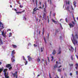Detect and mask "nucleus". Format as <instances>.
Instances as JSON below:
<instances>
[{
    "label": "nucleus",
    "instance_id": "obj_1",
    "mask_svg": "<svg viewBox=\"0 0 78 78\" xmlns=\"http://www.w3.org/2000/svg\"><path fill=\"white\" fill-rule=\"evenodd\" d=\"M75 37H76L77 39H78V36L77 34H76L75 36H73V34H72L71 35V39L73 44L74 45H76L78 44V41L76 40Z\"/></svg>",
    "mask_w": 78,
    "mask_h": 78
},
{
    "label": "nucleus",
    "instance_id": "obj_2",
    "mask_svg": "<svg viewBox=\"0 0 78 78\" xmlns=\"http://www.w3.org/2000/svg\"><path fill=\"white\" fill-rule=\"evenodd\" d=\"M0 31L2 33V36L4 37H6V35H5V32H4V30H3L2 31L1 30H2V29H3L4 28V25H3V24L0 21Z\"/></svg>",
    "mask_w": 78,
    "mask_h": 78
},
{
    "label": "nucleus",
    "instance_id": "obj_3",
    "mask_svg": "<svg viewBox=\"0 0 78 78\" xmlns=\"http://www.w3.org/2000/svg\"><path fill=\"white\" fill-rule=\"evenodd\" d=\"M65 4H64L63 5V8L64 7L65 5L66 6V8L67 10L68 11V12H70V8L69 7V6L68 5H69V2L68 1V2L67 1H66V2L65 3Z\"/></svg>",
    "mask_w": 78,
    "mask_h": 78
},
{
    "label": "nucleus",
    "instance_id": "obj_4",
    "mask_svg": "<svg viewBox=\"0 0 78 78\" xmlns=\"http://www.w3.org/2000/svg\"><path fill=\"white\" fill-rule=\"evenodd\" d=\"M16 53V52H15V50H13L12 51V54H11V55L12 56V62H14L15 61V59H14L13 58H14V56L13 55H14Z\"/></svg>",
    "mask_w": 78,
    "mask_h": 78
},
{
    "label": "nucleus",
    "instance_id": "obj_5",
    "mask_svg": "<svg viewBox=\"0 0 78 78\" xmlns=\"http://www.w3.org/2000/svg\"><path fill=\"white\" fill-rule=\"evenodd\" d=\"M7 71V69H4L3 72L4 73V76L6 78H9V76H8V74H6V72Z\"/></svg>",
    "mask_w": 78,
    "mask_h": 78
},
{
    "label": "nucleus",
    "instance_id": "obj_6",
    "mask_svg": "<svg viewBox=\"0 0 78 78\" xmlns=\"http://www.w3.org/2000/svg\"><path fill=\"white\" fill-rule=\"evenodd\" d=\"M72 24L71 23H69V25L70 27V28H72L74 27V26L75 25V23L73 21L72 22Z\"/></svg>",
    "mask_w": 78,
    "mask_h": 78
},
{
    "label": "nucleus",
    "instance_id": "obj_7",
    "mask_svg": "<svg viewBox=\"0 0 78 78\" xmlns=\"http://www.w3.org/2000/svg\"><path fill=\"white\" fill-rule=\"evenodd\" d=\"M69 50H70V51H72V52H73V51H74V49L73 48V47H72V46H71L69 47Z\"/></svg>",
    "mask_w": 78,
    "mask_h": 78
},
{
    "label": "nucleus",
    "instance_id": "obj_8",
    "mask_svg": "<svg viewBox=\"0 0 78 78\" xmlns=\"http://www.w3.org/2000/svg\"><path fill=\"white\" fill-rule=\"evenodd\" d=\"M6 67H7L8 68L9 67V69L10 70V69H12V67H11V65H10V64L7 65L6 66Z\"/></svg>",
    "mask_w": 78,
    "mask_h": 78
},
{
    "label": "nucleus",
    "instance_id": "obj_9",
    "mask_svg": "<svg viewBox=\"0 0 78 78\" xmlns=\"http://www.w3.org/2000/svg\"><path fill=\"white\" fill-rule=\"evenodd\" d=\"M27 58H28V60L29 62L31 61V57H30V56H28Z\"/></svg>",
    "mask_w": 78,
    "mask_h": 78
},
{
    "label": "nucleus",
    "instance_id": "obj_10",
    "mask_svg": "<svg viewBox=\"0 0 78 78\" xmlns=\"http://www.w3.org/2000/svg\"><path fill=\"white\" fill-rule=\"evenodd\" d=\"M59 52L57 54L58 55L59 54H61V48H59V49L58 50Z\"/></svg>",
    "mask_w": 78,
    "mask_h": 78
},
{
    "label": "nucleus",
    "instance_id": "obj_11",
    "mask_svg": "<svg viewBox=\"0 0 78 78\" xmlns=\"http://www.w3.org/2000/svg\"><path fill=\"white\" fill-rule=\"evenodd\" d=\"M13 75L14 76H17V72H15V73H14L13 74Z\"/></svg>",
    "mask_w": 78,
    "mask_h": 78
},
{
    "label": "nucleus",
    "instance_id": "obj_12",
    "mask_svg": "<svg viewBox=\"0 0 78 78\" xmlns=\"http://www.w3.org/2000/svg\"><path fill=\"white\" fill-rule=\"evenodd\" d=\"M56 51L55 49L53 50V52H52V54L53 55H54L55 54V53H56Z\"/></svg>",
    "mask_w": 78,
    "mask_h": 78
},
{
    "label": "nucleus",
    "instance_id": "obj_13",
    "mask_svg": "<svg viewBox=\"0 0 78 78\" xmlns=\"http://www.w3.org/2000/svg\"><path fill=\"white\" fill-rule=\"evenodd\" d=\"M58 67V65L57 64H56L54 66V70H55V69L56 68Z\"/></svg>",
    "mask_w": 78,
    "mask_h": 78
},
{
    "label": "nucleus",
    "instance_id": "obj_14",
    "mask_svg": "<svg viewBox=\"0 0 78 78\" xmlns=\"http://www.w3.org/2000/svg\"><path fill=\"white\" fill-rule=\"evenodd\" d=\"M46 15L44 13V15H43V18L44 19L46 20Z\"/></svg>",
    "mask_w": 78,
    "mask_h": 78
},
{
    "label": "nucleus",
    "instance_id": "obj_15",
    "mask_svg": "<svg viewBox=\"0 0 78 78\" xmlns=\"http://www.w3.org/2000/svg\"><path fill=\"white\" fill-rule=\"evenodd\" d=\"M73 5L74 6V7H76V2L75 1H74L73 2Z\"/></svg>",
    "mask_w": 78,
    "mask_h": 78
},
{
    "label": "nucleus",
    "instance_id": "obj_16",
    "mask_svg": "<svg viewBox=\"0 0 78 78\" xmlns=\"http://www.w3.org/2000/svg\"><path fill=\"white\" fill-rule=\"evenodd\" d=\"M76 69H78V63H76Z\"/></svg>",
    "mask_w": 78,
    "mask_h": 78
},
{
    "label": "nucleus",
    "instance_id": "obj_17",
    "mask_svg": "<svg viewBox=\"0 0 78 78\" xmlns=\"http://www.w3.org/2000/svg\"><path fill=\"white\" fill-rule=\"evenodd\" d=\"M44 47L41 48V52H42V51H43V50H44Z\"/></svg>",
    "mask_w": 78,
    "mask_h": 78
},
{
    "label": "nucleus",
    "instance_id": "obj_18",
    "mask_svg": "<svg viewBox=\"0 0 78 78\" xmlns=\"http://www.w3.org/2000/svg\"><path fill=\"white\" fill-rule=\"evenodd\" d=\"M12 46L14 48H17V46L16 45L13 44Z\"/></svg>",
    "mask_w": 78,
    "mask_h": 78
},
{
    "label": "nucleus",
    "instance_id": "obj_19",
    "mask_svg": "<svg viewBox=\"0 0 78 78\" xmlns=\"http://www.w3.org/2000/svg\"><path fill=\"white\" fill-rule=\"evenodd\" d=\"M51 58H52V59L51 60V61H53V59H54V57L53 56H51Z\"/></svg>",
    "mask_w": 78,
    "mask_h": 78
},
{
    "label": "nucleus",
    "instance_id": "obj_20",
    "mask_svg": "<svg viewBox=\"0 0 78 78\" xmlns=\"http://www.w3.org/2000/svg\"><path fill=\"white\" fill-rule=\"evenodd\" d=\"M52 22H54L55 23H56V22L55 21V20H54L53 19H52Z\"/></svg>",
    "mask_w": 78,
    "mask_h": 78
},
{
    "label": "nucleus",
    "instance_id": "obj_21",
    "mask_svg": "<svg viewBox=\"0 0 78 78\" xmlns=\"http://www.w3.org/2000/svg\"><path fill=\"white\" fill-rule=\"evenodd\" d=\"M16 12L17 13V14H22V12Z\"/></svg>",
    "mask_w": 78,
    "mask_h": 78
},
{
    "label": "nucleus",
    "instance_id": "obj_22",
    "mask_svg": "<svg viewBox=\"0 0 78 78\" xmlns=\"http://www.w3.org/2000/svg\"><path fill=\"white\" fill-rule=\"evenodd\" d=\"M37 11V9H36V8H35L34 9L33 12H35V11Z\"/></svg>",
    "mask_w": 78,
    "mask_h": 78
},
{
    "label": "nucleus",
    "instance_id": "obj_23",
    "mask_svg": "<svg viewBox=\"0 0 78 78\" xmlns=\"http://www.w3.org/2000/svg\"><path fill=\"white\" fill-rule=\"evenodd\" d=\"M41 61V60L40 59H39V58H37V61L38 62H39V61Z\"/></svg>",
    "mask_w": 78,
    "mask_h": 78
},
{
    "label": "nucleus",
    "instance_id": "obj_24",
    "mask_svg": "<svg viewBox=\"0 0 78 78\" xmlns=\"http://www.w3.org/2000/svg\"><path fill=\"white\" fill-rule=\"evenodd\" d=\"M23 19L24 20H27V18L25 17V16H24L23 17Z\"/></svg>",
    "mask_w": 78,
    "mask_h": 78
},
{
    "label": "nucleus",
    "instance_id": "obj_25",
    "mask_svg": "<svg viewBox=\"0 0 78 78\" xmlns=\"http://www.w3.org/2000/svg\"><path fill=\"white\" fill-rule=\"evenodd\" d=\"M58 71L59 72H61V70L59 69H58Z\"/></svg>",
    "mask_w": 78,
    "mask_h": 78
},
{
    "label": "nucleus",
    "instance_id": "obj_26",
    "mask_svg": "<svg viewBox=\"0 0 78 78\" xmlns=\"http://www.w3.org/2000/svg\"><path fill=\"white\" fill-rule=\"evenodd\" d=\"M0 43L1 44H3V42H2V40H0Z\"/></svg>",
    "mask_w": 78,
    "mask_h": 78
},
{
    "label": "nucleus",
    "instance_id": "obj_27",
    "mask_svg": "<svg viewBox=\"0 0 78 78\" xmlns=\"http://www.w3.org/2000/svg\"><path fill=\"white\" fill-rule=\"evenodd\" d=\"M71 8L72 9V10H74V9L73 8V6H72V5H71Z\"/></svg>",
    "mask_w": 78,
    "mask_h": 78
},
{
    "label": "nucleus",
    "instance_id": "obj_28",
    "mask_svg": "<svg viewBox=\"0 0 78 78\" xmlns=\"http://www.w3.org/2000/svg\"><path fill=\"white\" fill-rule=\"evenodd\" d=\"M48 2H50L51 3V0H48Z\"/></svg>",
    "mask_w": 78,
    "mask_h": 78
},
{
    "label": "nucleus",
    "instance_id": "obj_29",
    "mask_svg": "<svg viewBox=\"0 0 78 78\" xmlns=\"http://www.w3.org/2000/svg\"><path fill=\"white\" fill-rule=\"evenodd\" d=\"M20 8H23V6L22 5H20Z\"/></svg>",
    "mask_w": 78,
    "mask_h": 78
},
{
    "label": "nucleus",
    "instance_id": "obj_30",
    "mask_svg": "<svg viewBox=\"0 0 78 78\" xmlns=\"http://www.w3.org/2000/svg\"><path fill=\"white\" fill-rule=\"evenodd\" d=\"M69 66L70 67H72V66H73V64H69Z\"/></svg>",
    "mask_w": 78,
    "mask_h": 78
},
{
    "label": "nucleus",
    "instance_id": "obj_31",
    "mask_svg": "<svg viewBox=\"0 0 78 78\" xmlns=\"http://www.w3.org/2000/svg\"><path fill=\"white\" fill-rule=\"evenodd\" d=\"M49 77L50 78H51V76L50 75V73H49Z\"/></svg>",
    "mask_w": 78,
    "mask_h": 78
},
{
    "label": "nucleus",
    "instance_id": "obj_32",
    "mask_svg": "<svg viewBox=\"0 0 78 78\" xmlns=\"http://www.w3.org/2000/svg\"><path fill=\"white\" fill-rule=\"evenodd\" d=\"M23 59H24V60H25V61H26V59H25V57H24V56H23Z\"/></svg>",
    "mask_w": 78,
    "mask_h": 78
},
{
    "label": "nucleus",
    "instance_id": "obj_33",
    "mask_svg": "<svg viewBox=\"0 0 78 78\" xmlns=\"http://www.w3.org/2000/svg\"><path fill=\"white\" fill-rule=\"evenodd\" d=\"M65 21H66V22H67V18L65 19Z\"/></svg>",
    "mask_w": 78,
    "mask_h": 78
},
{
    "label": "nucleus",
    "instance_id": "obj_34",
    "mask_svg": "<svg viewBox=\"0 0 78 78\" xmlns=\"http://www.w3.org/2000/svg\"><path fill=\"white\" fill-rule=\"evenodd\" d=\"M8 31H11V29H8L7 30V31L8 32Z\"/></svg>",
    "mask_w": 78,
    "mask_h": 78
},
{
    "label": "nucleus",
    "instance_id": "obj_35",
    "mask_svg": "<svg viewBox=\"0 0 78 78\" xmlns=\"http://www.w3.org/2000/svg\"><path fill=\"white\" fill-rule=\"evenodd\" d=\"M73 19L74 20L75 22H76V20H75V18H74V16H73Z\"/></svg>",
    "mask_w": 78,
    "mask_h": 78
},
{
    "label": "nucleus",
    "instance_id": "obj_36",
    "mask_svg": "<svg viewBox=\"0 0 78 78\" xmlns=\"http://www.w3.org/2000/svg\"><path fill=\"white\" fill-rule=\"evenodd\" d=\"M55 78H59V77H58V76H56L55 77Z\"/></svg>",
    "mask_w": 78,
    "mask_h": 78
},
{
    "label": "nucleus",
    "instance_id": "obj_37",
    "mask_svg": "<svg viewBox=\"0 0 78 78\" xmlns=\"http://www.w3.org/2000/svg\"><path fill=\"white\" fill-rule=\"evenodd\" d=\"M25 12V10H23L22 12Z\"/></svg>",
    "mask_w": 78,
    "mask_h": 78
},
{
    "label": "nucleus",
    "instance_id": "obj_38",
    "mask_svg": "<svg viewBox=\"0 0 78 78\" xmlns=\"http://www.w3.org/2000/svg\"><path fill=\"white\" fill-rule=\"evenodd\" d=\"M48 62H50V59H49V58H48Z\"/></svg>",
    "mask_w": 78,
    "mask_h": 78
},
{
    "label": "nucleus",
    "instance_id": "obj_39",
    "mask_svg": "<svg viewBox=\"0 0 78 78\" xmlns=\"http://www.w3.org/2000/svg\"><path fill=\"white\" fill-rule=\"evenodd\" d=\"M9 35H10V36H12V33H9Z\"/></svg>",
    "mask_w": 78,
    "mask_h": 78
},
{
    "label": "nucleus",
    "instance_id": "obj_40",
    "mask_svg": "<svg viewBox=\"0 0 78 78\" xmlns=\"http://www.w3.org/2000/svg\"><path fill=\"white\" fill-rule=\"evenodd\" d=\"M34 47H36V46H37V45H36L35 44H34Z\"/></svg>",
    "mask_w": 78,
    "mask_h": 78
},
{
    "label": "nucleus",
    "instance_id": "obj_41",
    "mask_svg": "<svg viewBox=\"0 0 78 78\" xmlns=\"http://www.w3.org/2000/svg\"><path fill=\"white\" fill-rule=\"evenodd\" d=\"M26 63H25V65H27V63H28V62H27V61H26Z\"/></svg>",
    "mask_w": 78,
    "mask_h": 78
},
{
    "label": "nucleus",
    "instance_id": "obj_42",
    "mask_svg": "<svg viewBox=\"0 0 78 78\" xmlns=\"http://www.w3.org/2000/svg\"><path fill=\"white\" fill-rule=\"evenodd\" d=\"M42 31H43V33H44V28H43L42 29Z\"/></svg>",
    "mask_w": 78,
    "mask_h": 78
},
{
    "label": "nucleus",
    "instance_id": "obj_43",
    "mask_svg": "<svg viewBox=\"0 0 78 78\" xmlns=\"http://www.w3.org/2000/svg\"><path fill=\"white\" fill-rule=\"evenodd\" d=\"M44 41L45 42H46V41H45V38H44Z\"/></svg>",
    "mask_w": 78,
    "mask_h": 78
},
{
    "label": "nucleus",
    "instance_id": "obj_44",
    "mask_svg": "<svg viewBox=\"0 0 78 78\" xmlns=\"http://www.w3.org/2000/svg\"><path fill=\"white\" fill-rule=\"evenodd\" d=\"M71 59H72V60H73V57L71 56Z\"/></svg>",
    "mask_w": 78,
    "mask_h": 78
},
{
    "label": "nucleus",
    "instance_id": "obj_45",
    "mask_svg": "<svg viewBox=\"0 0 78 78\" xmlns=\"http://www.w3.org/2000/svg\"><path fill=\"white\" fill-rule=\"evenodd\" d=\"M14 11H17V10L16 9H14Z\"/></svg>",
    "mask_w": 78,
    "mask_h": 78
},
{
    "label": "nucleus",
    "instance_id": "obj_46",
    "mask_svg": "<svg viewBox=\"0 0 78 78\" xmlns=\"http://www.w3.org/2000/svg\"><path fill=\"white\" fill-rule=\"evenodd\" d=\"M70 76H72V73H70Z\"/></svg>",
    "mask_w": 78,
    "mask_h": 78
},
{
    "label": "nucleus",
    "instance_id": "obj_47",
    "mask_svg": "<svg viewBox=\"0 0 78 78\" xmlns=\"http://www.w3.org/2000/svg\"><path fill=\"white\" fill-rule=\"evenodd\" d=\"M46 62V65H47V60H45Z\"/></svg>",
    "mask_w": 78,
    "mask_h": 78
},
{
    "label": "nucleus",
    "instance_id": "obj_48",
    "mask_svg": "<svg viewBox=\"0 0 78 78\" xmlns=\"http://www.w3.org/2000/svg\"><path fill=\"white\" fill-rule=\"evenodd\" d=\"M36 4L37 5V0H36Z\"/></svg>",
    "mask_w": 78,
    "mask_h": 78
},
{
    "label": "nucleus",
    "instance_id": "obj_49",
    "mask_svg": "<svg viewBox=\"0 0 78 78\" xmlns=\"http://www.w3.org/2000/svg\"><path fill=\"white\" fill-rule=\"evenodd\" d=\"M44 12H46V9H44Z\"/></svg>",
    "mask_w": 78,
    "mask_h": 78
},
{
    "label": "nucleus",
    "instance_id": "obj_50",
    "mask_svg": "<svg viewBox=\"0 0 78 78\" xmlns=\"http://www.w3.org/2000/svg\"><path fill=\"white\" fill-rule=\"evenodd\" d=\"M40 18H42V16H40L39 17Z\"/></svg>",
    "mask_w": 78,
    "mask_h": 78
},
{
    "label": "nucleus",
    "instance_id": "obj_51",
    "mask_svg": "<svg viewBox=\"0 0 78 78\" xmlns=\"http://www.w3.org/2000/svg\"><path fill=\"white\" fill-rule=\"evenodd\" d=\"M62 67V66L61 65L59 67H58V68H60V67Z\"/></svg>",
    "mask_w": 78,
    "mask_h": 78
},
{
    "label": "nucleus",
    "instance_id": "obj_52",
    "mask_svg": "<svg viewBox=\"0 0 78 78\" xmlns=\"http://www.w3.org/2000/svg\"><path fill=\"white\" fill-rule=\"evenodd\" d=\"M28 45H31V43H29V44H28Z\"/></svg>",
    "mask_w": 78,
    "mask_h": 78
},
{
    "label": "nucleus",
    "instance_id": "obj_53",
    "mask_svg": "<svg viewBox=\"0 0 78 78\" xmlns=\"http://www.w3.org/2000/svg\"><path fill=\"white\" fill-rule=\"evenodd\" d=\"M76 75H78V71H76Z\"/></svg>",
    "mask_w": 78,
    "mask_h": 78
},
{
    "label": "nucleus",
    "instance_id": "obj_54",
    "mask_svg": "<svg viewBox=\"0 0 78 78\" xmlns=\"http://www.w3.org/2000/svg\"><path fill=\"white\" fill-rule=\"evenodd\" d=\"M48 23H49V19H48Z\"/></svg>",
    "mask_w": 78,
    "mask_h": 78
},
{
    "label": "nucleus",
    "instance_id": "obj_55",
    "mask_svg": "<svg viewBox=\"0 0 78 78\" xmlns=\"http://www.w3.org/2000/svg\"><path fill=\"white\" fill-rule=\"evenodd\" d=\"M38 21V19H36V21H37V22Z\"/></svg>",
    "mask_w": 78,
    "mask_h": 78
},
{
    "label": "nucleus",
    "instance_id": "obj_56",
    "mask_svg": "<svg viewBox=\"0 0 78 78\" xmlns=\"http://www.w3.org/2000/svg\"><path fill=\"white\" fill-rule=\"evenodd\" d=\"M62 20V19H60V22H61V20Z\"/></svg>",
    "mask_w": 78,
    "mask_h": 78
},
{
    "label": "nucleus",
    "instance_id": "obj_57",
    "mask_svg": "<svg viewBox=\"0 0 78 78\" xmlns=\"http://www.w3.org/2000/svg\"><path fill=\"white\" fill-rule=\"evenodd\" d=\"M61 37H61V36H60V39H61Z\"/></svg>",
    "mask_w": 78,
    "mask_h": 78
},
{
    "label": "nucleus",
    "instance_id": "obj_58",
    "mask_svg": "<svg viewBox=\"0 0 78 78\" xmlns=\"http://www.w3.org/2000/svg\"><path fill=\"white\" fill-rule=\"evenodd\" d=\"M2 64V62H0V65H1V64Z\"/></svg>",
    "mask_w": 78,
    "mask_h": 78
},
{
    "label": "nucleus",
    "instance_id": "obj_59",
    "mask_svg": "<svg viewBox=\"0 0 78 78\" xmlns=\"http://www.w3.org/2000/svg\"><path fill=\"white\" fill-rule=\"evenodd\" d=\"M32 1L33 2V3H34V0H32Z\"/></svg>",
    "mask_w": 78,
    "mask_h": 78
},
{
    "label": "nucleus",
    "instance_id": "obj_60",
    "mask_svg": "<svg viewBox=\"0 0 78 78\" xmlns=\"http://www.w3.org/2000/svg\"><path fill=\"white\" fill-rule=\"evenodd\" d=\"M40 76V75H39V74H38V75H37V76Z\"/></svg>",
    "mask_w": 78,
    "mask_h": 78
},
{
    "label": "nucleus",
    "instance_id": "obj_61",
    "mask_svg": "<svg viewBox=\"0 0 78 78\" xmlns=\"http://www.w3.org/2000/svg\"><path fill=\"white\" fill-rule=\"evenodd\" d=\"M53 16H55V14H53Z\"/></svg>",
    "mask_w": 78,
    "mask_h": 78
},
{
    "label": "nucleus",
    "instance_id": "obj_62",
    "mask_svg": "<svg viewBox=\"0 0 78 78\" xmlns=\"http://www.w3.org/2000/svg\"><path fill=\"white\" fill-rule=\"evenodd\" d=\"M10 8H12V5H10Z\"/></svg>",
    "mask_w": 78,
    "mask_h": 78
},
{
    "label": "nucleus",
    "instance_id": "obj_63",
    "mask_svg": "<svg viewBox=\"0 0 78 78\" xmlns=\"http://www.w3.org/2000/svg\"><path fill=\"white\" fill-rule=\"evenodd\" d=\"M42 61H44V59H42Z\"/></svg>",
    "mask_w": 78,
    "mask_h": 78
},
{
    "label": "nucleus",
    "instance_id": "obj_64",
    "mask_svg": "<svg viewBox=\"0 0 78 78\" xmlns=\"http://www.w3.org/2000/svg\"><path fill=\"white\" fill-rule=\"evenodd\" d=\"M76 19L78 20V17H77Z\"/></svg>",
    "mask_w": 78,
    "mask_h": 78
}]
</instances>
